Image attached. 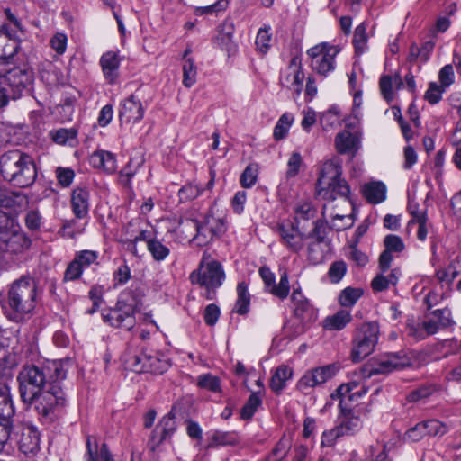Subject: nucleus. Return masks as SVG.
Wrapping results in <instances>:
<instances>
[{"label": "nucleus", "mask_w": 461, "mask_h": 461, "mask_svg": "<svg viewBox=\"0 0 461 461\" xmlns=\"http://www.w3.org/2000/svg\"><path fill=\"white\" fill-rule=\"evenodd\" d=\"M63 360H47L41 365L24 366L18 374L22 401L33 407L43 424L57 420L67 405L62 383L68 370Z\"/></svg>", "instance_id": "obj_1"}, {"label": "nucleus", "mask_w": 461, "mask_h": 461, "mask_svg": "<svg viewBox=\"0 0 461 461\" xmlns=\"http://www.w3.org/2000/svg\"><path fill=\"white\" fill-rule=\"evenodd\" d=\"M40 293L35 279L21 276L0 293V305L5 316L14 322L28 321L35 312Z\"/></svg>", "instance_id": "obj_2"}, {"label": "nucleus", "mask_w": 461, "mask_h": 461, "mask_svg": "<svg viewBox=\"0 0 461 461\" xmlns=\"http://www.w3.org/2000/svg\"><path fill=\"white\" fill-rule=\"evenodd\" d=\"M0 173L6 181L20 188L29 187L37 178L33 158L18 149L1 155Z\"/></svg>", "instance_id": "obj_3"}, {"label": "nucleus", "mask_w": 461, "mask_h": 461, "mask_svg": "<svg viewBox=\"0 0 461 461\" xmlns=\"http://www.w3.org/2000/svg\"><path fill=\"white\" fill-rule=\"evenodd\" d=\"M341 174L342 168L338 161L325 162L317 181L318 194L329 201H334L337 197L349 200L350 187Z\"/></svg>", "instance_id": "obj_4"}, {"label": "nucleus", "mask_w": 461, "mask_h": 461, "mask_svg": "<svg viewBox=\"0 0 461 461\" xmlns=\"http://www.w3.org/2000/svg\"><path fill=\"white\" fill-rule=\"evenodd\" d=\"M179 225L188 226L195 230L192 241L200 247L207 245L215 237L221 236L227 230L225 221L222 218L215 217L212 208L207 212L202 221L185 219L180 220Z\"/></svg>", "instance_id": "obj_5"}, {"label": "nucleus", "mask_w": 461, "mask_h": 461, "mask_svg": "<svg viewBox=\"0 0 461 461\" xmlns=\"http://www.w3.org/2000/svg\"><path fill=\"white\" fill-rule=\"evenodd\" d=\"M192 284H197L207 288L205 297L212 300V290L219 288L224 279L225 272L221 264L203 255L197 269L194 270L189 276Z\"/></svg>", "instance_id": "obj_6"}, {"label": "nucleus", "mask_w": 461, "mask_h": 461, "mask_svg": "<svg viewBox=\"0 0 461 461\" xmlns=\"http://www.w3.org/2000/svg\"><path fill=\"white\" fill-rule=\"evenodd\" d=\"M30 245L31 240L23 232L15 219L0 212V249L11 253H20Z\"/></svg>", "instance_id": "obj_7"}, {"label": "nucleus", "mask_w": 461, "mask_h": 461, "mask_svg": "<svg viewBox=\"0 0 461 461\" xmlns=\"http://www.w3.org/2000/svg\"><path fill=\"white\" fill-rule=\"evenodd\" d=\"M357 386L358 384L355 381L343 384L331 394L332 399L339 400V407L343 414V418L338 426L344 437L352 436L358 432L362 428V421L359 416L356 415L344 406L346 400H351L356 394H358V396L362 395L358 391H355Z\"/></svg>", "instance_id": "obj_8"}, {"label": "nucleus", "mask_w": 461, "mask_h": 461, "mask_svg": "<svg viewBox=\"0 0 461 461\" xmlns=\"http://www.w3.org/2000/svg\"><path fill=\"white\" fill-rule=\"evenodd\" d=\"M378 334L379 328L375 322H367L361 325L353 340L351 358L354 362L363 360L374 351L378 341Z\"/></svg>", "instance_id": "obj_9"}, {"label": "nucleus", "mask_w": 461, "mask_h": 461, "mask_svg": "<svg viewBox=\"0 0 461 461\" xmlns=\"http://www.w3.org/2000/svg\"><path fill=\"white\" fill-rule=\"evenodd\" d=\"M337 46L328 43L317 44L307 50L311 59V67L319 75L326 77L336 67L335 58L339 52Z\"/></svg>", "instance_id": "obj_10"}, {"label": "nucleus", "mask_w": 461, "mask_h": 461, "mask_svg": "<svg viewBox=\"0 0 461 461\" xmlns=\"http://www.w3.org/2000/svg\"><path fill=\"white\" fill-rule=\"evenodd\" d=\"M136 304L119 299L113 308L102 313L103 321L117 329L131 330L136 323Z\"/></svg>", "instance_id": "obj_11"}, {"label": "nucleus", "mask_w": 461, "mask_h": 461, "mask_svg": "<svg viewBox=\"0 0 461 461\" xmlns=\"http://www.w3.org/2000/svg\"><path fill=\"white\" fill-rule=\"evenodd\" d=\"M291 300L294 306V319L299 323L298 332H304L318 318L317 310L304 297L300 288H294Z\"/></svg>", "instance_id": "obj_12"}, {"label": "nucleus", "mask_w": 461, "mask_h": 461, "mask_svg": "<svg viewBox=\"0 0 461 461\" xmlns=\"http://www.w3.org/2000/svg\"><path fill=\"white\" fill-rule=\"evenodd\" d=\"M411 365V358L404 351L390 352L374 359L370 364L368 376L389 374Z\"/></svg>", "instance_id": "obj_13"}, {"label": "nucleus", "mask_w": 461, "mask_h": 461, "mask_svg": "<svg viewBox=\"0 0 461 461\" xmlns=\"http://www.w3.org/2000/svg\"><path fill=\"white\" fill-rule=\"evenodd\" d=\"M339 368L336 364H330L323 366H319L307 371L297 382L296 387L299 391L307 394L309 391L318 385L326 383L331 379Z\"/></svg>", "instance_id": "obj_14"}, {"label": "nucleus", "mask_w": 461, "mask_h": 461, "mask_svg": "<svg viewBox=\"0 0 461 461\" xmlns=\"http://www.w3.org/2000/svg\"><path fill=\"white\" fill-rule=\"evenodd\" d=\"M31 73L20 68H7L4 66V77L1 84L10 91L12 99L16 100L22 95L23 90L31 81Z\"/></svg>", "instance_id": "obj_15"}, {"label": "nucleus", "mask_w": 461, "mask_h": 461, "mask_svg": "<svg viewBox=\"0 0 461 461\" xmlns=\"http://www.w3.org/2000/svg\"><path fill=\"white\" fill-rule=\"evenodd\" d=\"M258 273L264 282L267 292L282 301L287 298L290 293V285L286 271L280 275L278 284H276V276L268 267H261L258 269Z\"/></svg>", "instance_id": "obj_16"}, {"label": "nucleus", "mask_w": 461, "mask_h": 461, "mask_svg": "<svg viewBox=\"0 0 461 461\" xmlns=\"http://www.w3.org/2000/svg\"><path fill=\"white\" fill-rule=\"evenodd\" d=\"M299 228L300 226L289 221H282L276 225L281 243L292 252H299L304 246L306 235Z\"/></svg>", "instance_id": "obj_17"}, {"label": "nucleus", "mask_w": 461, "mask_h": 461, "mask_svg": "<svg viewBox=\"0 0 461 461\" xmlns=\"http://www.w3.org/2000/svg\"><path fill=\"white\" fill-rule=\"evenodd\" d=\"M144 116V108L140 100L131 95L121 103L119 119L122 124L137 123Z\"/></svg>", "instance_id": "obj_18"}, {"label": "nucleus", "mask_w": 461, "mask_h": 461, "mask_svg": "<svg viewBox=\"0 0 461 461\" xmlns=\"http://www.w3.org/2000/svg\"><path fill=\"white\" fill-rule=\"evenodd\" d=\"M120 58L117 52L110 50L104 52L99 60V65L105 81L113 85L117 82L120 69Z\"/></svg>", "instance_id": "obj_19"}, {"label": "nucleus", "mask_w": 461, "mask_h": 461, "mask_svg": "<svg viewBox=\"0 0 461 461\" xmlns=\"http://www.w3.org/2000/svg\"><path fill=\"white\" fill-rule=\"evenodd\" d=\"M71 207L77 219L88 215L90 207V192L86 187L77 186L71 193Z\"/></svg>", "instance_id": "obj_20"}, {"label": "nucleus", "mask_w": 461, "mask_h": 461, "mask_svg": "<svg viewBox=\"0 0 461 461\" xmlns=\"http://www.w3.org/2000/svg\"><path fill=\"white\" fill-rule=\"evenodd\" d=\"M18 36L14 30L3 25L0 28V61H6L14 57L18 49Z\"/></svg>", "instance_id": "obj_21"}, {"label": "nucleus", "mask_w": 461, "mask_h": 461, "mask_svg": "<svg viewBox=\"0 0 461 461\" xmlns=\"http://www.w3.org/2000/svg\"><path fill=\"white\" fill-rule=\"evenodd\" d=\"M140 220L131 221L124 229L126 243L132 246V252L136 254V244L139 241H145L147 246L150 240H153L152 232L140 228Z\"/></svg>", "instance_id": "obj_22"}, {"label": "nucleus", "mask_w": 461, "mask_h": 461, "mask_svg": "<svg viewBox=\"0 0 461 461\" xmlns=\"http://www.w3.org/2000/svg\"><path fill=\"white\" fill-rule=\"evenodd\" d=\"M15 409L7 380H0V420H12Z\"/></svg>", "instance_id": "obj_23"}, {"label": "nucleus", "mask_w": 461, "mask_h": 461, "mask_svg": "<svg viewBox=\"0 0 461 461\" xmlns=\"http://www.w3.org/2000/svg\"><path fill=\"white\" fill-rule=\"evenodd\" d=\"M86 446V461H113V455L109 451L108 446L105 443H103L101 447H98L97 441L95 437L88 436Z\"/></svg>", "instance_id": "obj_24"}, {"label": "nucleus", "mask_w": 461, "mask_h": 461, "mask_svg": "<svg viewBox=\"0 0 461 461\" xmlns=\"http://www.w3.org/2000/svg\"><path fill=\"white\" fill-rule=\"evenodd\" d=\"M90 164L107 174H113L117 169L116 156L106 150L95 151L90 157Z\"/></svg>", "instance_id": "obj_25"}, {"label": "nucleus", "mask_w": 461, "mask_h": 461, "mask_svg": "<svg viewBox=\"0 0 461 461\" xmlns=\"http://www.w3.org/2000/svg\"><path fill=\"white\" fill-rule=\"evenodd\" d=\"M19 447L24 454H33L40 449V434L33 427H25L19 438Z\"/></svg>", "instance_id": "obj_26"}, {"label": "nucleus", "mask_w": 461, "mask_h": 461, "mask_svg": "<svg viewBox=\"0 0 461 461\" xmlns=\"http://www.w3.org/2000/svg\"><path fill=\"white\" fill-rule=\"evenodd\" d=\"M440 329L438 322L432 316L420 323L409 325V334L419 340H422L436 334Z\"/></svg>", "instance_id": "obj_27"}, {"label": "nucleus", "mask_w": 461, "mask_h": 461, "mask_svg": "<svg viewBox=\"0 0 461 461\" xmlns=\"http://www.w3.org/2000/svg\"><path fill=\"white\" fill-rule=\"evenodd\" d=\"M289 71L290 72L285 78L282 79V84L292 88L297 95H300L303 89L304 73L300 66H296L295 59H292L289 66Z\"/></svg>", "instance_id": "obj_28"}, {"label": "nucleus", "mask_w": 461, "mask_h": 461, "mask_svg": "<svg viewBox=\"0 0 461 461\" xmlns=\"http://www.w3.org/2000/svg\"><path fill=\"white\" fill-rule=\"evenodd\" d=\"M386 186L383 182H371L363 186V195L373 204L384 202L386 198Z\"/></svg>", "instance_id": "obj_29"}, {"label": "nucleus", "mask_w": 461, "mask_h": 461, "mask_svg": "<svg viewBox=\"0 0 461 461\" xmlns=\"http://www.w3.org/2000/svg\"><path fill=\"white\" fill-rule=\"evenodd\" d=\"M352 320L350 312L339 310L336 313L327 316L323 321V328L328 330H340Z\"/></svg>", "instance_id": "obj_30"}, {"label": "nucleus", "mask_w": 461, "mask_h": 461, "mask_svg": "<svg viewBox=\"0 0 461 461\" xmlns=\"http://www.w3.org/2000/svg\"><path fill=\"white\" fill-rule=\"evenodd\" d=\"M399 270L394 268L390 273L377 275L371 282V287L375 292H383L390 286H395L399 279Z\"/></svg>", "instance_id": "obj_31"}, {"label": "nucleus", "mask_w": 461, "mask_h": 461, "mask_svg": "<svg viewBox=\"0 0 461 461\" xmlns=\"http://www.w3.org/2000/svg\"><path fill=\"white\" fill-rule=\"evenodd\" d=\"M293 375V370L287 366H278L270 380V388L276 393H280L285 387V383Z\"/></svg>", "instance_id": "obj_32"}, {"label": "nucleus", "mask_w": 461, "mask_h": 461, "mask_svg": "<svg viewBox=\"0 0 461 461\" xmlns=\"http://www.w3.org/2000/svg\"><path fill=\"white\" fill-rule=\"evenodd\" d=\"M440 390V386L434 383H426L412 390L407 396L409 402L425 401Z\"/></svg>", "instance_id": "obj_33"}, {"label": "nucleus", "mask_w": 461, "mask_h": 461, "mask_svg": "<svg viewBox=\"0 0 461 461\" xmlns=\"http://www.w3.org/2000/svg\"><path fill=\"white\" fill-rule=\"evenodd\" d=\"M250 294L248 291V285L245 282H240L237 285V300L233 312L240 315L247 314L249 311Z\"/></svg>", "instance_id": "obj_34"}, {"label": "nucleus", "mask_w": 461, "mask_h": 461, "mask_svg": "<svg viewBox=\"0 0 461 461\" xmlns=\"http://www.w3.org/2000/svg\"><path fill=\"white\" fill-rule=\"evenodd\" d=\"M367 25L365 22L358 24L354 32L353 45L357 55L364 54L367 49L368 35L366 33Z\"/></svg>", "instance_id": "obj_35"}, {"label": "nucleus", "mask_w": 461, "mask_h": 461, "mask_svg": "<svg viewBox=\"0 0 461 461\" xmlns=\"http://www.w3.org/2000/svg\"><path fill=\"white\" fill-rule=\"evenodd\" d=\"M262 403V394L261 392H252L249 395L248 401L241 408L240 416L243 420H250L258 408Z\"/></svg>", "instance_id": "obj_36"}, {"label": "nucleus", "mask_w": 461, "mask_h": 461, "mask_svg": "<svg viewBox=\"0 0 461 461\" xmlns=\"http://www.w3.org/2000/svg\"><path fill=\"white\" fill-rule=\"evenodd\" d=\"M365 457L367 461H392L388 456L387 445L380 443L368 446L365 450Z\"/></svg>", "instance_id": "obj_37"}, {"label": "nucleus", "mask_w": 461, "mask_h": 461, "mask_svg": "<svg viewBox=\"0 0 461 461\" xmlns=\"http://www.w3.org/2000/svg\"><path fill=\"white\" fill-rule=\"evenodd\" d=\"M294 122V116L292 113H285L278 119L276 126L274 127L273 137L276 140L285 139L289 131L290 127Z\"/></svg>", "instance_id": "obj_38"}, {"label": "nucleus", "mask_w": 461, "mask_h": 461, "mask_svg": "<svg viewBox=\"0 0 461 461\" xmlns=\"http://www.w3.org/2000/svg\"><path fill=\"white\" fill-rule=\"evenodd\" d=\"M176 429V422L174 415L168 413L165 415L157 425V433H160V441H166L170 438Z\"/></svg>", "instance_id": "obj_39"}, {"label": "nucleus", "mask_w": 461, "mask_h": 461, "mask_svg": "<svg viewBox=\"0 0 461 461\" xmlns=\"http://www.w3.org/2000/svg\"><path fill=\"white\" fill-rule=\"evenodd\" d=\"M361 288L346 287L339 295V303L342 307H352L363 295Z\"/></svg>", "instance_id": "obj_40"}, {"label": "nucleus", "mask_w": 461, "mask_h": 461, "mask_svg": "<svg viewBox=\"0 0 461 461\" xmlns=\"http://www.w3.org/2000/svg\"><path fill=\"white\" fill-rule=\"evenodd\" d=\"M317 210L307 202L298 203L294 208V224L300 226L303 221H309L315 218Z\"/></svg>", "instance_id": "obj_41"}, {"label": "nucleus", "mask_w": 461, "mask_h": 461, "mask_svg": "<svg viewBox=\"0 0 461 461\" xmlns=\"http://www.w3.org/2000/svg\"><path fill=\"white\" fill-rule=\"evenodd\" d=\"M146 357V351L136 354L128 353L125 356V365L127 368L135 373H144Z\"/></svg>", "instance_id": "obj_42"}, {"label": "nucleus", "mask_w": 461, "mask_h": 461, "mask_svg": "<svg viewBox=\"0 0 461 461\" xmlns=\"http://www.w3.org/2000/svg\"><path fill=\"white\" fill-rule=\"evenodd\" d=\"M83 270L90 267L92 265L98 266L99 253L95 250L84 249L76 252L74 257Z\"/></svg>", "instance_id": "obj_43"}, {"label": "nucleus", "mask_w": 461, "mask_h": 461, "mask_svg": "<svg viewBox=\"0 0 461 461\" xmlns=\"http://www.w3.org/2000/svg\"><path fill=\"white\" fill-rule=\"evenodd\" d=\"M167 369V363L157 355L147 352L144 373L163 374Z\"/></svg>", "instance_id": "obj_44"}, {"label": "nucleus", "mask_w": 461, "mask_h": 461, "mask_svg": "<svg viewBox=\"0 0 461 461\" xmlns=\"http://www.w3.org/2000/svg\"><path fill=\"white\" fill-rule=\"evenodd\" d=\"M335 140L337 149L341 154L351 151L356 145L355 136L348 131L339 133Z\"/></svg>", "instance_id": "obj_45"}, {"label": "nucleus", "mask_w": 461, "mask_h": 461, "mask_svg": "<svg viewBox=\"0 0 461 461\" xmlns=\"http://www.w3.org/2000/svg\"><path fill=\"white\" fill-rule=\"evenodd\" d=\"M197 68L193 59H187L183 64V85L192 87L196 83Z\"/></svg>", "instance_id": "obj_46"}, {"label": "nucleus", "mask_w": 461, "mask_h": 461, "mask_svg": "<svg viewBox=\"0 0 461 461\" xmlns=\"http://www.w3.org/2000/svg\"><path fill=\"white\" fill-rule=\"evenodd\" d=\"M51 139L54 142L65 145L70 141L76 140L77 135V130L75 128H60L50 132Z\"/></svg>", "instance_id": "obj_47"}, {"label": "nucleus", "mask_w": 461, "mask_h": 461, "mask_svg": "<svg viewBox=\"0 0 461 461\" xmlns=\"http://www.w3.org/2000/svg\"><path fill=\"white\" fill-rule=\"evenodd\" d=\"M458 274L456 264L450 263L447 267L438 269L436 272V277L442 285H450Z\"/></svg>", "instance_id": "obj_48"}, {"label": "nucleus", "mask_w": 461, "mask_h": 461, "mask_svg": "<svg viewBox=\"0 0 461 461\" xmlns=\"http://www.w3.org/2000/svg\"><path fill=\"white\" fill-rule=\"evenodd\" d=\"M147 249L156 261H163L170 252L169 249L157 239L150 240Z\"/></svg>", "instance_id": "obj_49"}, {"label": "nucleus", "mask_w": 461, "mask_h": 461, "mask_svg": "<svg viewBox=\"0 0 461 461\" xmlns=\"http://www.w3.org/2000/svg\"><path fill=\"white\" fill-rule=\"evenodd\" d=\"M258 168L256 164H249L246 167L240 177V183L244 188L253 186L258 179Z\"/></svg>", "instance_id": "obj_50"}, {"label": "nucleus", "mask_w": 461, "mask_h": 461, "mask_svg": "<svg viewBox=\"0 0 461 461\" xmlns=\"http://www.w3.org/2000/svg\"><path fill=\"white\" fill-rule=\"evenodd\" d=\"M228 7L227 0H218L207 6H199L194 9V14L202 15H218L219 13L224 11Z\"/></svg>", "instance_id": "obj_51"}, {"label": "nucleus", "mask_w": 461, "mask_h": 461, "mask_svg": "<svg viewBox=\"0 0 461 461\" xmlns=\"http://www.w3.org/2000/svg\"><path fill=\"white\" fill-rule=\"evenodd\" d=\"M421 424L425 429L426 435L429 436H443L448 430L447 426L438 420H428L421 422Z\"/></svg>", "instance_id": "obj_52"}, {"label": "nucleus", "mask_w": 461, "mask_h": 461, "mask_svg": "<svg viewBox=\"0 0 461 461\" xmlns=\"http://www.w3.org/2000/svg\"><path fill=\"white\" fill-rule=\"evenodd\" d=\"M270 26H264L260 28L258 32L255 44L257 50H258L261 53H267L270 48Z\"/></svg>", "instance_id": "obj_53"}, {"label": "nucleus", "mask_w": 461, "mask_h": 461, "mask_svg": "<svg viewBox=\"0 0 461 461\" xmlns=\"http://www.w3.org/2000/svg\"><path fill=\"white\" fill-rule=\"evenodd\" d=\"M197 384L200 388L207 389L213 393L221 392V380L211 374L200 375Z\"/></svg>", "instance_id": "obj_54"}, {"label": "nucleus", "mask_w": 461, "mask_h": 461, "mask_svg": "<svg viewBox=\"0 0 461 461\" xmlns=\"http://www.w3.org/2000/svg\"><path fill=\"white\" fill-rule=\"evenodd\" d=\"M347 264L343 260L333 262L328 271V276L331 283L338 284L347 273Z\"/></svg>", "instance_id": "obj_55"}, {"label": "nucleus", "mask_w": 461, "mask_h": 461, "mask_svg": "<svg viewBox=\"0 0 461 461\" xmlns=\"http://www.w3.org/2000/svg\"><path fill=\"white\" fill-rule=\"evenodd\" d=\"M203 189L194 184H186L178 191V197L181 203L195 199L203 193Z\"/></svg>", "instance_id": "obj_56"}, {"label": "nucleus", "mask_w": 461, "mask_h": 461, "mask_svg": "<svg viewBox=\"0 0 461 461\" xmlns=\"http://www.w3.org/2000/svg\"><path fill=\"white\" fill-rule=\"evenodd\" d=\"M84 270L74 258L72 261L68 263L64 272V282L78 280L83 274Z\"/></svg>", "instance_id": "obj_57"}, {"label": "nucleus", "mask_w": 461, "mask_h": 461, "mask_svg": "<svg viewBox=\"0 0 461 461\" xmlns=\"http://www.w3.org/2000/svg\"><path fill=\"white\" fill-rule=\"evenodd\" d=\"M302 164L303 158L301 154L297 151L293 152L287 161L286 177L292 178L296 176L299 174Z\"/></svg>", "instance_id": "obj_58"}, {"label": "nucleus", "mask_w": 461, "mask_h": 461, "mask_svg": "<svg viewBox=\"0 0 461 461\" xmlns=\"http://www.w3.org/2000/svg\"><path fill=\"white\" fill-rule=\"evenodd\" d=\"M58 183L62 187H68L75 178V171L70 167H59L55 170Z\"/></svg>", "instance_id": "obj_59"}, {"label": "nucleus", "mask_w": 461, "mask_h": 461, "mask_svg": "<svg viewBox=\"0 0 461 461\" xmlns=\"http://www.w3.org/2000/svg\"><path fill=\"white\" fill-rule=\"evenodd\" d=\"M393 85L394 84H393V77L389 76V75L382 76L379 80V87H380L381 94H382L383 97L388 102L392 101L394 96L393 90Z\"/></svg>", "instance_id": "obj_60"}, {"label": "nucleus", "mask_w": 461, "mask_h": 461, "mask_svg": "<svg viewBox=\"0 0 461 461\" xmlns=\"http://www.w3.org/2000/svg\"><path fill=\"white\" fill-rule=\"evenodd\" d=\"M445 90L446 88L441 85L438 86L437 83L432 82L429 84L424 97L429 104H436L441 100L442 94Z\"/></svg>", "instance_id": "obj_61"}, {"label": "nucleus", "mask_w": 461, "mask_h": 461, "mask_svg": "<svg viewBox=\"0 0 461 461\" xmlns=\"http://www.w3.org/2000/svg\"><path fill=\"white\" fill-rule=\"evenodd\" d=\"M385 249L390 252L400 253L405 249V245L401 237L393 234L385 236L384 240Z\"/></svg>", "instance_id": "obj_62"}, {"label": "nucleus", "mask_w": 461, "mask_h": 461, "mask_svg": "<svg viewBox=\"0 0 461 461\" xmlns=\"http://www.w3.org/2000/svg\"><path fill=\"white\" fill-rule=\"evenodd\" d=\"M290 444L286 439H281L275 448L272 450L271 454L267 457L266 461H280L282 460L287 454Z\"/></svg>", "instance_id": "obj_63"}, {"label": "nucleus", "mask_w": 461, "mask_h": 461, "mask_svg": "<svg viewBox=\"0 0 461 461\" xmlns=\"http://www.w3.org/2000/svg\"><path fill=\"white\" fill-rule=\"evenodd\" d=\"M50 44L57 54L62 55L65 53L67 49L68 37L63 32H57L50 39Z\"/></svg>", "instance_id": "obj_64"}]
</instances>
